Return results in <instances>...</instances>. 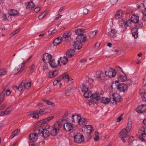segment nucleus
<instances>
[{"label": "nucleus", "instance_id": "obj_1", "mask_svg": "<svg viewBox=\"0 0 146 146\" xmlns=\"http://www.w3.org/2000/svg\"><path fill=\"white\" fill-rule=\"evenodd\" d=\"M50 125H48L46 126L43 128L41 127L37 128L36 129V131L40 132L39 134L41 135L44 138H46L50 135L49 131H48L47 129L50 128Z\"/></svg>", "mask_w": 146, "mask_h": 146}, {"label": "nucleus", "instance_id": "obj_2", "mask_svg": "<svg viewBox=\"0 0 146 146\" xmlns=\"http://www.w3.org/2000/svg\"><path fill=\"white\" fill-rule=\"evenodd\" d=\"M31 82H27L25 80H23L19 85L18 86H14V88L17 90H20L22 92L23 87L24 88L27 89L31 86Z\"/></svg>", "mask_w": 146, "mask_h": 146}, {"label": "nucleus", "instance_id": "obj_3", "mask_svg": "<svg viewBox=\"0 0 146 146\" xmlns=\"http://www.w3.org/2000/svg\"><path fill=\"white\" fill-rule=\"evenodd\" d=\"M61 126L62 125L61 121H57L53 126L52 128L53 132V133H51L50 135L52 136H56V135L58 131H59Z\"/></svg>", "mask_w": 146, "mask_h": 146}, {"label": "nucleus", "instance_id": "obj_4", "mask_svg": "<svg viewBox=\"0 0 146 146\" xmlns=\"http://www.w3.org/2000/svg\"><path fill=\"white\" fill-rule=\"evenodd\" d=\"M82 130L84 133H92L94 131V128L91 125H87L82 127Z\"/></svg>", "mask_w": 146, "mask_h": 146}, {"label": "nucleus", "instance_id": "obj_5", "mask_svg": "<svg viewBox=\"0 0 146 146\" xmlns=\"http://www.w3.org/2000/svg\"><path fill=\"white\" fill-rule=\"evenodd\" d=\"M106 76L109 78H113L115 77L116 73L115 70L113 68H110L105 72Z\"/></svg>", "mask_w": 146, "mask_h": 146}, {"label": "nucleus", "instance_id": "obj_6", "mask_svg": "<svg viewBox=\"0 0 146 146\" xmlns=\"http://www.w3.org/2000/svg\"><path fill=\"white\" fill-rule=\"evenodd\" d=\"M35 131L36 132L31 133L29 136V139L32 142H35L38 138V134L40 133V132L36 131L35 129Z\"/></svg>", "mask_w": 146, "mask_h": 146}, {"label": "nucleus", "instance_id": "obj_7", "mask_svg": "<svg viewBox=\"0 0 146 146\" xmlns=\"http://www.w3.org/2000/svg\"><path fill=\"white\" fill-rule=\"evenodd\" d=\"M74 140L76 143H81L84 141V138L82 135L78 133L74 136Z\"/></svg>", "mask_w": 146, "mask_h": 146}, {"label": "nucleus", "instance_id": "obj_8", "mask_svg": "<svg viewBox=\"0 0 146 146\" xmlns=\"http://www.w3.org/2000/svg\"><path fill=\"white\" fill-rule=\"evenodd\" d=\"M52 56L51 55L45 53L43 55L42 60L45 63L48 62L49 63L52 59Z\"/></svg>", "mask_w": 146, "mask_h": 146}, {"label": "nucleus", "instance_id": "obj_9", "mask_svg": "<svg viewBox=\"0 0 146 146\" xmlns=\"http://www.w3.org/2000/svg\"><path fill=\"white\" fill-rule=\"evenodd\" d=\"M96 77L98 80L101 81H103L105 78L104 73L101 71L96 72Z\"/></svg>", "mask_w": 146, "mask_h": 146}, {"label": "nucleus", "instance_id": "obj_10", "mask_svg": "<svg viewBox=\"0 0 146 146\" xmlns=\"http://www.w3.org/2000/svg\"><path fill=\"white\" fill-rule=\"evenodd\" d=\"M87 37L86 35L84 34L82 35L77 36L76 37V40L77 42H80L82 43V42H84L86 40Z\"/></svg>", "mask_w": 146, "mask_h": 146}, {"label": "nucleus", "instance_id": "obj_11", "mask_svg": "<svg viewBox=\"0 0 146 146\" xmlns=\"http://www.w3.org/2000/svg\"><path fill=\"white\" fill-rule=\"evenodd\" d=\"M109 30L108 35L110 38H114L117 36V32L115 29H111Z\"/></svg>", "mask_w": 146, "mask_h": 146}, {"label": "nucleus", "instance_id": "obj_12", "mask_svg": "<svg viewBox=\"0 0 146 146\" xmlns=\"http://www.w3.org/2000/svg\"><path fill=\"white\" fill-rule=\"evenodd\" d=\"M117 89L121 92H124L127 90V85L122 83L118 85Z\"/></svg>", "mask_w": 146, "mask_h": 146}, {"label": "nucleus", "instance_id": "obj_13", "mask_svg": "<svg viewBox=\"0 0 146 146\" xmlns=\"http://www.w3.org/2000/svg\"><path fill=\"white\" fill-rule=\"evenodd\" d=\"M64 126L65 130L66 131H69L72 130L74 127L73 125L69 122L65 123Z\"/></svg>", "mask_w": 146, "mask_h": 146}, {"label": "nucleus", "instance_id": "obj_14", "mask_svg": "<svg viewBox=\"0 0 146 146\" xmlns=\"http://www.w3.org/2000/svg\"><path fill=\"white\" fill-rule=\"evenodd\" d=\"M54 116H52L48 118L41 120L38 122V124L39 125H42V124H45V125H46V123L47 122L53 119L54 118Z\"/></svg>", "mask_w": 146, "mask_h": 146}, {"label": "nucleus", "instance_id": "obj_15", "mask_svg": "<svg viewBox=\"0 0 146 146\" xmlns=\"http://www.w3.org/2000/svg\"><path fill=\"white\" fill-rule=\"evenodd\" d=\"M25 5L26 8L29 10L32 9L35 6V5L33 1H30L26 2L25 4Z\"/></svg>", "mask_w": 146, "mask_h": 146}, {"label": "nucleus", "instance_id": "obj_16", "mask_svg": "<svg viewBox=\"0 0 146 146\" xmlns=\"http://www.w3.org/2000/svg\"><path fill=\"white\" fill-rule=\"evenodd\" d=\"M113 100L116 102H120L122 100L121 96L117 93H114L112 94Z\"/></svg>", "mask_w": 146, "mask_h": 146}, {"label": "nucleus", "instance_id": "obj_17", "mask_svg": "<svg viewBox=\"0 0 146 146\" xmlns=\"http://www.w3.org/2000/svg\"><path fill=\"white\" fill-rule=\"evenodd\" d=\"M146 110V106L143 104L141 106H140L138 108H136V111L138 113H140L144 112Z\"/></svg>", "mask_w": 146, "mask_h": 146}, {"label": "nucleus", "instance_id": "obj_18", "mask_svg": "<svg viewBox=\"0 0 146 146\" xmlns=\"http://www.w3.org/2000/svg\"><path fill=\"white\" fill-rule=\"evenodd\" d=\"M49 63L52 68H56L60 64V60H58L56 62L55 60L53 59H52Z\"/></svg>", "mask_w": 146, "mask_h": 146}, {"label": "nucleus", "instance_id": "obj_19", "mask_svg": "<svg viewBox=\"0 0 146 146\" xmlns=\"http://www.w3.org/2000/svg\"><path fill=\"white\" fill-rule=\"evenodd\" d=\"M63 40V38L62 37L59 36L55 39L53 42L54 45L55 46H57L60 44Z\"/></svg>", "mask_w": 146, "mask_h": 146}, {"label": "nucleus", "instance_id": "obj_20", "mask_svg": "<svg viewBox=\"0 0 146 146\" xmlns=\"http://www.w3.org/2000/svg\"><path fill=\"white\" fill-rule=\"evenodd\" d=\"M75 51L74 49H70L66 52V55L67 58H71L75 54Z\"/></svg>", "mask_w": 146, "mask_h": 146}, {"label": "nucleus", "instance_id": "obj_21", "mask_svg": "<svg viewBox=\"0 0 146 146\" xmlns=\"http://www.w3.org/2000/svg\"><path fill=\"white\" fill-rule=\"evenodd\" d=\"M141 130L142 132H143V133H142L141 136L140 137V139L142 141H146V133L145 132H146L145 130V128L143 127L141 128Z\"/></svg>", "mask_w": 146, "mask_h": 146}, {"label": "nucleus", "instance_id": "obj_22", "mask_svg": "<svg viewBox=\"0 0 146 146\" xmlns=\"http://www.w3.org/2000/svg\"><path fill=\"white\" fill-rule=\"evenodd\" d=\"M74 44L73 46L75 49L79 50L82 48L83 45L81 43L77 42L76 40L74 41Z\"/></svg>", "mask_w": 146, "mask_h": 146}, {"label": "nucleus", "instance_id": "obj_23", "mask_svg": "<svg viewBox=\"0 0 146 146\" xmlns=\"http://www.w3.org/2000/svg\"><path fill=\"white\" fill-rule=\"evenodd\" d=\"M129 132H128V130L124 128L122 130L120 131V137H128V135L127 133Z\"/></svg>", "mask_w": 146, "mask_h": 146}, {"label": "nucleus", "instance_id": "obj_24", "mask_svg": "<svg viewBox=\"0 0 146 146\" xmlns=\"http://www.w3.org/2000/svg\"><path fill=\"white\" fill-rule=\"evenodd\" d=\"M40 110L38 111V113L39 115H42L43 114L44 111L46 109L45 106L43 105L42 104H40L39 105Z\"/></svg>", "mask_w": 146, "mask_h": 146}, {"label": "nucleus", "instance_id": "obj_25", "mask_svg": "<svg viewBox=\"0 0 146 146\" xmlns=\"http://www.w3.org/2000/svg\"><path fill=\"white\" fill-rule=\"evenodd\" d=\"M131 21L134 23H137L139 21V17L137 15H133L131 18Z\"/></svg>", "mask_w": 146, "mask_h": 146}, {"label": "nucleus", "instance_id": "obj_26", "mask_svg": "<svg viewBox=\"0 0 146 146\" xmlns=\"http://www.w3.org/2000/svg\"><path fill=\"white\" fill-rule=\"evenodd\" d=\"M131 32L133 36L135 38H137L138 36V30L137 28H133L131 29Z\"/></svg>", "mask_w": 146, "mask_h": 146}, {"label": "nucleus", "instance_id": "obj_27", "mask_svg": "<svg viewBox=\"0 0 146 146\" xmlns=\"http://www.w3.org/2000/svg\"><path fill=\"white\" fill-rule=\"evenodd\" d=\"M9 14L10 15L9 17L11 16H18L19 15V12L15 10L11 9L9 11Z\"/></svg>", "mask_w": 146, "mask_h": 146}, {"label": "nucleus", "instance_id": "obj_28", "mask_svg": "<svg viewBox=\"0 0 146 146\" xmlns=\"http://www.w3.org/2000/svg\"><path fill=\"white\" fill-rule=\"evenodd\" d=\"M58 74L57 70L50 71L48 74V78H52L55 77Z\"/></svg>", "mask_w": 146, "mask_h": 146}, {"label": "nucleus", "instance_id": "obj_29", "mask_svg": "<svg viewBox=\"0 0 146 146\" xmlns=\"http://www.w3.org/2000/svg\"><path fill=\"white\" fill-rule=\"evenodd\" d=\"M67 58L66 56H64L63 57H60L59 60H60V62L61 61V63L64 65L68 62V59Z\"/></svg>", "mask_w": 146, "mask_h": 146}, {"label": "nucleus", "instance_id": "obj_30", "mask_svg": "<svg viewBox=\"0 0 146 146\" xmlns=\"http://www.w3.org/2000/svg\"><path fill=\"white\" fill-rule=\"evenodd\" d=\"M100 100L101 103L105 104H109L110 101V98L105 97H102L101 98H100Z\"/></svg>", "mask_w": 146, "mask_h": 146}, {"label": "nucleus", "instance_id": "obj_31", "mask_svg": "<svg viewBox=\"0 0 146 146\" xmlns=\"http://www.w3.org/2000/svg\"><path fill=\"white\" fill-rule=\"evenodd\" d=\"M91 97L95 101L100 99L101 98L100 94L97 93H95L92 94V96Z\"/></svg>", "mask_w": 146, "mask_h": 146}, {"label": "nucleus", "instance_id": "obj_32", "mask_svg": "<svg viewBox=\"0 0 146 146\" xmlns=\"http://www.w3.org/2000/svg\"><path fill=\"white\" fill-rule=\"evenodd\" d=\"M38 110L32 111L30 113V115H32V117L35 118H38L39 117Z\"/></svg>", "mask_w": 146, "mask_h": 146}, {"label": "nucleus", "instance_id": "obj_33", "mask_svg": "<svg viewBox=\"0 0 146 146\" xmlns=\"http://www.w3.org/2000/svg\"><path fill=\"white\" fill-rule=\"evenodd\" d=\"M23 70V68H22L21 66V67L19 66V68H18V67H17V68H15L13 70V72L14 74L15 75L19 72H22Z\"/></svg>", "mask_w": 146, "mask_h": 146}, {"label": "nucleus", "instance_id": "obj_34", "mask_svg": "<svg viewBox=\"0 0 146 146\" xmlns=\"http://www.w3.org/2000/svg\"><path fill=\"white\" fill-rule=\"evenodd\" d=\"M84 31L83 29H78L75 30V33L77 36L84 35Z\"/></svg>", "mask_w": 146, "mask_h": 146}, {"label": "nucleus", "instance_id": "obj_35", "mask_svg": "<svg viewBox=\"0 0 146 146\" xmlns=\"http://www.w3.org/2000/svg\"><path fill=\"white\" fill-rule=\"evenodd\" d=\"M78 123L79 124L82 125L86 124L87 123L86 120L85 118L80 117L78 121Z\"/></svg>", "mask_w": 146, "mask_h": 146}, {"label": "nucleus", "instance_id": "obj_36", "mask_svg": "<svg viewBox=\"0 0 146 146\" xmlns=\"http://www.w3.org/2000/svg\"><path fill=\"white\" fill-rule=\"evenodd\" d=\"M127 77L125 75L124 76L120 75L118 78V81L121 82L125 81L127 80Z\"/></svg>", "mask_w": 146, "mask_h": 146}, {"label": "nucleus", "instance_id": "obj_37", "mask_svg": "<svg viewBox=\"0 0 146 146\" xmlns=\"http://www.w3.org/2000/svg\"><path fill=\"white\" fill-rule=\"evenodd\" d=\"M81 116H78V115L76 114H75L74 115H72V121L74 122H78L79 121L80 117Z\"/></svg>", "mask_w": 146, "mask_h": 146}, {"label": "nucleus", "instance_id": "obj_38", "mask_svg": "<svg viewBox=\"0 0 146 146\" xmlns=\"http://www.w3.org/2000/svg\"><path fill=\"white\" fill-rule=\"evenodd\" d=\"M5 88H4L3 92L0 94V104L2 102L4 98L5 94Z\"/></svg>", "mask_w": 146, "mask_h": 146}, {"label": "nucleus", "instance_id": "obj_39", "mask_svg": "<svg viewBox=\"0 0 146 146\" xmlns=\"http://www.w3.org/2000/svg\"><path fill=\"white\" fill-rule=\"evenodd\" d=\"M123 12L121 10H119L117 11L115 14V18L117 19L120 18L123 15Z\"/></svg>", "mask_w": 146, "mask_h": 146}, {"label": "nucleus", "instance_id": "obj_40", "mask_svg": "<svg viewBox=\"0 0 146 146\" xmlns=\"http://www.w3.org/2000/svg\"><path fill=\"white\" fill-rule=\"evenodd\" d=\"M97 33V30L90 32L88 34V36L90 38H92Z\"/></svg>", "mask_w": 146, "mask_h": 146}, {"label": "nucleus", "instance_id": "obj_41", "mask_svg": "<svg viewBox=\"0 0 146 146\" xmlns=\"http://www.w3.org/2000/svg\"><path fill=\"white\" fill-rule=\"evenodd\" d=\"M127 126L126 127V129L128 130V132H130L131 129L132 128V122L131 121H128Z\"/></svg>", "mask_w": 146, "mask_h": 146}, {"label": "nucleus", "instance_id": "obj_42", "mask_svg": "<svg viewBox=\"0 0 146 146\" xmlns=\"http://www.w3.org/2000/svg\"><path fill=\"white\" fill-rule=\"evenodd\" d=\"M81 88L82 91L84 92L88 90V87L86 85L84 84L82 85Z\"/></svg>", "mask_w": 146, "mask_h": 146}, {"label": "nucleus", "instance_id": "obj_43", "mask_svg": "<svg viewBox=\"0 0 146 146\" xmlns=\"http://www.w3.org/2000/svg\"><path fill=\"white\" fill-rule=\"evenodd\" d=\"M84 92V97L86 98L91 97L92 96V94L88 90Z\"/></svg>", "mask_w": 146, "mask_h": 146}, {"label": "nucleus", "instance_id": "obj_44", "mask_svg": "<svg viewBox=\"0 0 146 146\" xmlns=\"http://www.w3.org/2000/svg\"><path fill=\"white\" fill-rule=\"evenodd\" d=\"M20 133L19 130L17 129L11 133V136H13L11 138H13L15 136L17 135Z\"/></svg>", "mask_w": 146, "mask_h": 146}, {"label": "nucleus", "instance_id": "obj_45", "mask_svg": "<svg viewBox=\"0 0 146 146\" xmlns=\"http://www.w3.org/2000/svg\"><path fill=\"white\" fill-rule=\"evenodd\" d=\"M7 74L6 69L4 68L0 69V76L6 75Z\"/></svg>", "mask_w": 146, "mask_h": 146}, {"label": "nucleus", "instance_id": "obj_46", "mask_svg": "<svg viewBox=\"0 0 146 146\" xmlns=\"http://www.w3.org/2000/svg\"><path fill=\"white\" fill-rule=\"evenodd\" d=\"M73 89V88L72 87H70L68 88L66 91L65 94L66 96H68L70 95L71 92V91Z\"/></svg>", "mask_w": 146, "mask_h": 146}, {"label": "nucleus", "instance_id": "obj_47", "mask_svg": "<svg viewBox=\"0 0 146 146\" xmlns=\"http://www.w3.org/2000/svg\"><path fill=\"white\" fill-rule=\"evenodd\" d=\"M12 108L11 107H9L7 109L4 111L5 115L9 114L10 113L11 111Z\"/></svg>", "mask_w": 146, "mask_h": 146}, {"label": "nucleus", "instance_id": "obj_48", "mask_svg": "<svg viewBox=\"0 0 146 146\" xmlns=\"http://www.w3.org/2000/svg\"><path fill=\"white\" fill-rule=\"evenodd\" d=\"M118 82V81H116L113 82L112 83V85L111 87L112 88H113V87L117 88L118 85H119Z\"/></svg>", "mask_w": 146, "mask_h": 146}, {"label": "nucleus", "instance_id": "obj_49", "mask_svg": "<svg viewBox=\"0 0 146 146\" xmlns=\"http://www.w3.org/2000/svg\"><path fill=\"white\" fill-rule=\"evenodd\" d=\"M135 27L137 29L142 27L143 26V24L141 22H137V23H135Z\"/></svg>", "mask_w": 146, "mask_h": 146}, {"label": "nucleus", "instance_id": "obj_50", "mask_svg": "<svg viewBox=\"0 0 146 146\" xmlns=\"http://www.w3.org/2000/svg\"><path fill=\"white\" fill-rule=\"evenodd\" d=\"M42 101L45 102L48 105H51L52 106H55V104L54 103L50 102L47 100H43Z\"/></svg>", "mask_w": 146, "mask_h": 146}, {"label": "nucleus", "instance_id": "obj_51", "mask_svg": "<svg viewBox=\"0 0 146 146\" xmlns=\"http://www.w3.org/2000/svg\"><path fill=\"white\" fill-rule=\"evenodd\" d=\"M71 35V34H70V32L68 31L64 33L63 36V38H66L69 37Z\"/></svg>", "mask_w": 146, "mask_h": 146}, {"label": "nucleus", "instance_id": "obj_52", "mask_svg": "<svg viewBox=\"0 0 146 146\" xmlns=\"http://www.w3.org/2000/svg\"><path fill=\"white\" fill-rule=\"evenodd\" d=\"M91 133H84L85 134V137L86 138L87 141H89L91 139L92 137L91 135Z\"/></svg>", "mask_w": 146, "mask_h": 146}, {"label": "nucleus", "instance_id": "obj_53", "mask_svg": "<svg viewBox=\"0 0 146 146\" xmlns=\"http://www.w3.org/2000/svg\"><path fill=\"white\" fill-rule=\"evenodd\" d=\"M9 16H8V18H7V15L5 14H3L2 16V19L3 20L5 21H9L8 19L9 18Z\"/></svg>", "mask_w": 146, "mask_h": 146}, {"label": "nucleus", "instance_id": "obj_54", "mask_svg": "<svg viewBox=\"0 0 146 146\" xmlns=\"http://www.w3.org/2000/svg\"><path fill=\"white\" fill-rule=\"evenodd\" d=\"M87 102L89 105H91L94 104V103H96V101L94 100L93 99L91 98L90 100H88Z\"/></svg>", "mask_w": 146, "mask_h": 146}, {"label": "nucleus", "instance_id": "obj_55", "mask_svg": "<svg viewBox=\"0 0 146 146\" xmlns=\"http://www.w3.org/2000/svg\"><path fill=\"white\" fill-rule=\"evenodd\" d=\"M141 98L143 101L146 102V92L143 93L141 95Z\"/></svg>", "mask_w": 146, "mask_h": 146}, {"label": "nucleus", "instance_id": "obj_56", "mask_svg": "<svg viewBox=\"0 0 146 146\" xmlns=\"http://www.w3.org/2000/svg\"><path fill=\"white\" fill-rule=\"evenodd\" d=\"M56 79L57 80V81L59 83L63 79V75L57 77Z\"/></svg>", "mask_w": 146, "mask_h": 146}, {"label": "nucleus", "instance_id": "obj_57", "mask_svg": "<svg viewBox=\"0 0 146 146\" xmlns=\"http://www.w3.org/2000/svg\"><path fill=\"white\" fill-rule=\"evenodd\" d=\"M57 32V31L55 29H54L52 31H49L48 32L49 33V35H52L56 33Z\"/></svg>", "mask_w": 146, "mask_h": 146}, {"label": "nucleus", "instance_id": "obj_58", "mask_svg": "<svg viewBox=\"0 0 146 146\" xmlns=\"http://www.w3.org/2000/svg\"><path fill=\"white\" fill-rule=\"evenodd\" d=\"M89 10L86 8L84 9L83 10V14L84 15H86L88 14Z\"/></svg>", "mask_w": 146, "mask_h": 146}, {"label": "nucleus", "instance_id": "obj_59", "mask_svg": "<svg viewBox=\"0 0 146 146\" xmlns=\"http://www.w3.org/2000/svg\"><path fill=\"white\" fill-rule=\"evenodd\" d=\"M7 86H6V88H5V93H6V95L7 96H8L10 94L11 92L9 90H6V89L7 88Z\"/></svg>", "mask_w": 146, "mask_h": 146}, {"label": "nucleus", "instance_id": "obj_60", "mask_svg": "<svg viewBox=\"0 0 146 146\" xmlns=\"http://www.w3.org/2000/svg\"><path fill=\"white\" fill-rule=\"evenodd\" d=\"M48 12V11L47 10H45L44 12L41 13V14L44 18L47 15Z\"/></svg>", "mask_w": 146, "mask_h": 146}, {"label": "nucleus", "instance_id": "obj_61", "mask_svg": "<svg viewBox=\"0 0 146 146\" xmlns=\"http://www.w3.org/2000/svg\"><path fill=\"white\" fill-rule=\"evenodd\" d=\"M123 114H122L119 117H118L116 119V121L117 122H120L122 119V115Z\"/></svg>", "mask_w": 146, "mask_h": 146}, {"label": "nucleus", "instance_id": "obj_62", "mask_svg": "<svg viewBox=\"0 0 146 146\" xmlns=\"http://www.w3.org/2000/svg\"><path fill=\"white\" fill-rule=\"evenodd\" d=\"M40 10V7H37L35 8L34 9V11L36 13L38 12Z\"/></svg>", "mask_w": 146, "mask_h": 146}, {"label": "nucleus", "instance_id": "obj_63", "mask_svg": "<svg viewBox=\"0 0 146 146\" xmlns=\"http://www.w3.org/2000/svg\"><path fill=\"white\" fill-rule=\"evenodd\" d=\"M110 1L111 4L113 5L117 2L118 0H110Z\"/></svg>", "mask_w": 146, "mask_h": 146}, {"label": "nucleus", "instance_id": "obj_64", "mask_svg": "<svg viewBox=\"0 0 146 146\" xmlns=\"http://www.w3.org/2000/svg\"><path fill=\"white\" fill-rule=\"evenodd\" d=\"M144 6L145 5L143 3H140L137 6V7L138 8H139L141 7H144Z\"/></svg>", "mask_w": 146, "mask_h": 146}]
</instances>
